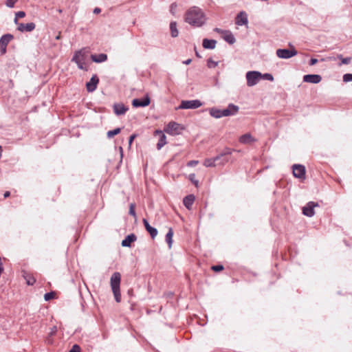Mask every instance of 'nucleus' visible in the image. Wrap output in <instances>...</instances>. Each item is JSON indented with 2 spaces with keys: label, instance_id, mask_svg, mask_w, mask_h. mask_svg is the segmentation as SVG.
Returning a JSON list of instances; mask_svg holds the SVG:
<instances>
[{
  "label": "nucleus",
  "instance_id": "nucleus-11",
  "mask_svg": "<svg viewBox=\"0 0 352 352\" xmlns=\"http://www.w3.org/2000/svg\"><path fill=\"white\" fill-rule=\"evenodd\" d=\"M14 36L11 34L3 35L0 38V51L2 54L6 52L8 44L13 39Z\"/></svg>",
  "mask_w": 352,
  "mask_h": 352
},
{
  "label": "nucleus",
  "instance_id": "nucleus-30",
  "mask_svg": "<svg viewBox=\"0 0 352 352\" xmlns=\"http://www.w3.org/2000/svg\"><path fill=\"white\" fill-rule=\"evenodd\" d=\"M204 165L206 167H214L217 166L214 157L206 158L204 162Z\"/></svg>",
  "mask_w": 352,
  "mask_h": 352
},
{
  "label": "nucleus",
  "instance_id": "nucleus-35",
  "mask_svg": "<svg viewBox=\"0 0 352 352\" xmlns=\"http://www.w3.org/2000/svg\"><path fill=\"white\" fill-rule=\"evenodd\" d=\"M25 16V12H23V11H19V12H16V14H15V18H14V23L15 24H18V23H19V22H18V19H19V18H23V17H24Z\"/></svg>",
  "mask_w": 352,
  "mask_h": 352
},
{
  "label": "nucleus",
  "instance_id": "nucleus-27",
  "mask_svg": "<svg viewBox=\"0 0 352 352\" xmlns=\"http://www.w3.org/2000/svg\"><path fill=\"white\" fill-rule=\"evenodd\" d=\"M226 108L228 111L230 116L236 115L239 111V106L234 104L232 103H230Z\"/></svg>",
  "mask_w": 352,
  "mask_h": 352
},
{
  "label": "nucleus",
  "instance_id": "nucleus-9",
  "mask_svg": "<svg viewBox=\"0 0 352 352\" xmlns=\"http://www.w3.org/2000/svg\"><path fill=\"white\" fill-rule=\"evenodd\" d=\"M175 161L172 159L167 162L163 167V170L167 177H170L173 180L175 179Z\"/></svg>",
  "mask_w": 352,
  "mask_h": 352
},
{
  "label": "nucleus",
  "instance_id": "nucleus-25",
  "mask_svg": "<svg viewBox=\"0 0 352 352\" xmlns=\"http://www.w3.org/2000/svg\"><path fill=\"white\" fill-rule=\"evenodd\" d=\"M217 41L213 39L204 38L203 40V47L205 49L213 50L215 48Z\"/></svg>",
  "mask_w": 352,
  "mask_h": 352
},
{
  "label": "nucleus",
  "instance_id": "nucleus-39",
  "mask_svg": "<svg viewBox=\"0 0 352 352\" xmlns=\"http://www.w3.org/2000/svg\"><path fill=\"white\" fill-rule=\"evenodd\" d=\"M261 79L267 80L269 81H273L274 77L271 74L265 73V74H261Z\"/></svg>",
  "mask_w": 352,
  "mask_h": 352
},
{
  "label": "nucleus",
  "instance_id": "nucleus-47",
  "mask_svg": "<svg viewBox=\"0 0 352 352\" xmlns=\"http://www.w3.org/2000/svg\"><path fill=\"white\" fill-rule=\"evenodd\" d=\"M136 137V135L135 134H133L131 135L129 138V145H131L133 141V140Z\"/></svg>",
  "mask_w": 352,
  "mask_h": 352
},
{
  "label": "nucleus",
  "instance_id": "nucleus-17",
  "mask_svg": "<svg viewBox=\"0 0 352 352\" xmlns=\"http://www.w3.org/2000/svg\"><path fill=\"white\" fill-rule=\"evenodd\" d=\"M113 108L114 113L117 116L124 115L129 110V107L122 103H116Z\"/></svg>",
  "mask_w": 352,
  "mask_h": 352
},
{
  "label": "nucleus",
  "instance_id": "nucleus-15",
  "mask_svg": "<svg viewBox=\"0 0 352 352\" xmlns=\"http://www.w3.org/2000/svg\"><path fill=\"white\" fill-rule=\"evenodd\" d=\"M296 54L295 50H289L287 49H279L276 51V55L280 58H289Z\"/></svg>",
  "mask_w": 352,
  "mask_h": 352
},
{
  "label": "nucleus",
  "instance_id": "nucleus-22",
  "mask_svg": "<svg viewBox=\"0 0 352 352\" xmlns=\"http://www.w3.org/2000/svg\"><path fill=\"white\" fill-rule=\"evenodd\" d=\"M195 197L194 195H192V194L188 195L187 196H186L184 198L183 204L187 209L190 210L195 201Z\"/></svg>",
  "mask_w": 352,
  "mask_h": 352
},
{
  "label": "nucleus",
  "instance_id": "nucleus-26",
  "mask_svg": "<svg viewBox=\"0 0 352 352\" xmlns=\"http://www.w3.org/2000/svg\"><path fill=\"white\" fill-rule=\"evenodd\" d=\"M173 234H174L173 230L171 228H170L168 232L166 233V237H165V241L167 243L169 249H171L172 245H173Z\"/></svg>",
  "mask_w": 352,
  "mask_h": 352
},
{
  "label": "nucleus",
  "instance_id": "nucleus-10",
  "mask_svg": "<svg viewBox=\"0 0 352 352\" xmlns=\"http://www.w3.org/2000/svg\"><path fill=\"white\" fill-rule=\"evenodd\" d=\"M292 172L294 177L298 179L305 178V167L301 164H294L292 166Z\"/></svg>",
  "mask_w": 352,
  "mask_h": 352
},
{
  "label": "nucleus",
  "instance_id": "nucleus-4",
  "mask_svg": "<svg viewBox=\"0 0 352 352\" xmlns=\"http://www.w3.org/2000/svg\"><path fill=\"white\" fill-rule=\"evenodd\" d=\"M247 85L253 87L261 80V73L258 71H249L245 75Z\"/></svg>",
  "mask_w": 352,
  "mask_h": 352
},
{
  "label": "nucleus",
  "instance_id": "nucleus-2",
  "mask_svg": "<svg viewBox=\"0 0 352 352\" xmlns=\"http://www.w3.org/2000/svg\"><path fill=\"white\" fill-rule=\"evenodd\" d=\"M351 58H342V56H338L337 57H327V58H311L309 59L308 64L314 65L318 63H325L328 65H349L351 63Z\"/></svg>",
  "mask_w": 352,
  "mask_h": 352
},
{
  "label": "nucleus",
  "instance_id": "nucleus-13",
  "mask_svg": "<svg viewBox=\"0 0 352 352\" xmlns=\"http://www.w3.org/2000/svg\"><path fill=\"white\" fill-rule=\"evenodd\" d=\"M99 83V78L96 74H94L89 81L86 82V89L88 92L94 91Z\"/></svg>",
  "mask_w": 352,
  "mask_h": 352
},
{
  "label": "nucleus",
  "instance_id": "nucleus-38",
  "mask_svg": "<svg viewBox=\"0 0 352 352\" xmlns=\"http://www.w3.org/2000/svg\"><path fill=\"white\" fill-rule=\"evenodd\" d=\"M135 204L131 203L130 204L129 214L130 215L133 216V217L136 218V212H135Z\"/></svg>",
  "mask_w": 352,
  "mask_h": 352
},
{
  "label": "nucleus",
  "instance_id": "nucleus-3",
  "mask_svg": "<svg viewBox=\"0 0 352 352\" xmlns=\"http://www.w3.org/2000/svg\"><path fill=\"white\" fill-rule=\"evenodd\" d=\"M120 280L121 274H120V272H116L111 275L110 279L111 287L115 300L117 302H120L121 301Z\"/></svg>",
  "mask_w": 352,
  "mask_h": 352
},
{
  "label": "nucleus",
  "instance_id": "nucleus-49",
  "mask_svg": "<svg viewBox=\"0 0 352 352\" xmlns=\"http://www.w3.org/2000/svg\"><path fill=\"white\" fill-rule=\"evenodd\" d=\"M214 31L219 34H220L221 36H222V32H226L227 30H223L221 29H219V28H215L214 29Z\"/></svg>",
  "mask_w": 352,
  "mask_h": 352
},
{
  "label": "nucleus",
  "instance_id": "nucleus-29",
  "mask_svg": "<svg viewBox=\"0 0 352 352\" xmlns=\"http://www.w3.org/2000/svg\"><path fill=\"white\" fill-rule=\"evenodd\" d=\"M253 141V138L250 133H245L239 138V142L242 144H248Z\"/></svg>",
  "mask_w": 352,
  "mask_h": 352
},
{
  "label": "nucleus",
  "instance_id": "nucleus-5",
  "mask_svg": "<svg viewBox=\"0 0 352 352\" xmlns=\"http://www.w3.org/2000/svg\"><path fill=\"white\" fill-rule=\"evenodd\" d=\"M202 106V102L199 100H182L177 109H195Z\"/></svg>",
  "mask_w": 352,
  "mask_h": 352
},
{
  "label": "nucleus",
  "instance_id": "nucleus-41",
  "mask_svg": "<svg viewBox=\"0 0 352 352\" xmlns=\"http://www.w3.org/2000/svg\"><path fill=\"white\" fill-rule=\"evenodd\" d=\"M19 0H6V5L7 7L8 8H12L14 7V5L15 3L18 1Z\"/></svg>",
  "mask_w": 352,
  "mask_h": 352
},
{
  "label": "nucleus",
  "instance_id": "nucleus-20",
  "mask_svg": "<svg viewBox=\"0 0 352 352\" xmlns=\"http://www.w3.org/2000/svg\"><path fill=\"white\" fill-rule=\"evenodd\" d=\"M248 23V15L245 12H239L236 17V23L238 25H247Z\"/></svg>",
  "mask_w": 352,
  "mask_h": 352
},
{
  "label": "nucleus",
  "instance_id": "nucleus-33",
  "mask_svg": "<svg viewBox=\"0 0 352 352\" xmlns=\"http://www.w3.org/2000/svg\"><path fill=\"white\" fill-rule=\"evenodd\" d=\"M146 230L149 233V234L152 239H154L157 235V233H158L157 230L153 226H151Z\"/></svg>",
  "mask_w": 352,
  "mask_h": 352
},
{
  "label": "nucleus",
  "instance_id": "nucleus-14",
  "mask_svg": "<svg viewBox=\"0 0 352 352\" xmlns=\"http://www.w3.org/2000/svg\"><path fill=\"white\" fill-rule=\"evenodd\" d=\"M154 135L155 137H158L159 138L156 147L157 150H160L166 144V135L161 130H155L154 132Z\"/></svg>",
  "mask_w": 352,
  "mask_h": 352
},
{
  "label": "nucleus",
  "instance_id": "nucleus-31",
  "mask_svg": "<svg viewBox=\"0 0 352 352\" xmlns=\"http://www.w3.org/2000/svg\"><path fill=\"white\" fill-rule=\"evenodd\" d=\"M23 277L26 280V283L28 285H33L36 282V279L33 276L28 274L25 272H23Z\"/></svg>",
  "mask_w": 352,
  "mask_h": 352
},
{
  "label": "nucleus",
  "instance_id": "nucleus-54",
  "mask_svg": "<svg viewBox=\"0 0 352 352\" xmlns=\"http://www.w3.org/2000/svg\"><path fill=\"white\" fill-rule=\"evenodd\" d=\"M79 68H80V69H84V70H85V71H87V67H79Z\"/></svg>",
  "mask_w": 352,
  "mask_h": 352
},
{
  "label": "nucleus",
  "instance_id": "nucleus-42",
  "mask_svg": "<svg viewBox=\"0 0 352 352\" xmlns=\"http://www.w3.org/2000/svg\"><path fill=\"white\" fill-rule=\"evenodd\" d=\"M343 81L344 82H349L352 81V74H345L343 76Z\"/></svg>",
  "mask_w": 352,
  "mask_h": 352
},
{
  "label": "nucleus",
  "instance_id": "nucleus-12",
  "mask_svg": "<svg viewBox=\"0 0 352 352\" xmlns=\"http://www.w3.org/2000/svg\"><path fill=\"white\" fill-rule=\"evenodd\" d=\"M318 206V204L314 201H309L306 206L302 208V214L308 217H311L315 214L314 208Z\"/></svg>",
  "mask_w": 352,
  "mask_h": 352
},
{
  "label": "nucleus",
  "instance_id": "nucleus-55",
  "mask_svg": "<svg viewBox=\"0 0 352 352\" xmlns=\"http://www.w3.org/2000/svg\"><path fill=\"white\" fill-rule=\"evenodd\" d=\"M58 13H62L63 10L61 9L58 10Z\"/></svg>",
  "mask_w": 352,
  "mask_h": 352
},
{
  "label": "nucleus",
  "instance_id": "nucleus-24",
  "mask_svg": "<svg viewBox=\"0 0 352 352\" xmlns=\"http://www.w3.org/2000/svg\"><path fill=\"white\" fill-rule=\"evenodd\" d=\"M164 131L170 135L176 134V122H170L165 127Z\"/></svg>",
  "mask_w": 352,
  "mask_h": 352
},
{
  "label": "nucleus",
  "instance_id": "nucleus-46",
  "mask_svg": "<svg viewBox=\"0 0 352 352\" xmlns=\"http://www.w3.org/2000/svg\"><path fill=\"white\" fill-rule=\"evenodd\" d=\"M142 221L146 230L151 226L146 219H143Z\"/></svg>",
  "mask_w": 352,
  "mask_h": 352
},
{
  "label": "nucleus",
  "instance_id": "nucleus-50",
  "mask_svg": "<svg viewBox=\"0 0 352 352\" xmlns=\"http://www.w3.org/2000/svg\"><path fill=\"white\" fill-rule=\"evenodd\" d=\"M101 12V9L99 8H95L94 10V14H99Z\"/></svg>",
  "mask_w": 352,
  "mask_h": 352
},
{
  "label": "nucleus",
  "instance_id": "nucleus-34",
  "mask_svg": "<svg viewBox=\"0 0 352 352\" xmlns=\"http://www.w3.org/2000/svg\"><path fill=\"white\" fill-rule=\"evenodd\" d=\"M56 296V293L54 292H47L44 295V299L46 301L54 299Z\"/></svg>",
  "mask_w": 352,
  "mask_h": 352
},
{
  "label": "nucleus",
  "instance_id": "nucleus-36",
  "mask_svg": "<svg viewBox=\"0 0 352 352\" xmlns=\"http://www.w3.org/2000/svg\"><path fill=\"white\" fill-rule=\"evenodd\" d=\"M188 179L196 186H198L199 181L196 179L195 173H191L188 175Z\"/></svg>",
  "mask_w": 352,
  "mask_h": 352
},
{
  "label": "nucleus",
  "instance_id": "nucleus-21",
  "mask_svg": "<svg viewBox=\"0 0 352 352\" xmlns=\"http://www.w3.org/2000/svg\"><path fill=\"white\" fill-rule=\"evenodd\" d=\"M90 58L91 60L96 63H101L107 60V55L106 54H91Z\"/></svg>",
  "mask_w": 352,
  "mask_h": 352
},
{
  "label": "nucleus",
  "instance_id": "nucleus-8",
  "mask_svg": "<svg viewBox=\"0 0 352 352\" xmlns=\"http://www.w3.org/2000/svg\"><path fill=\"white\" fill-rule=\"evenodd\" d=\"M150 102V97L148 94H146L143 98L133 99L132 106L135 108L145 107L148 106Z\"/></svg>",
  "mask_w": 352,
  "mask_h": 352
},
{
  "label": "nucleus",
  "instance_id": "nucleus-53",
  "mask_svg": "<svg viewBox=\"0 0 352 352\" xmlns=\"http://www.w3.org/2000/svg\"><path fill=\"white\" fill-rule=\"evenodd\" d=\"M177 130H178L179 129H183V127H182L179 124H178V123H177Z\"/></svg>",
  "mask_w": 352,
  "mask_h": 352
},
{
  "label": "nucleus",
  "instance_id": "nucleus-44",
  "mask_svg": "<svg viewBox=\"0 0 352 352\" xmlns=\"http://www.w3.org/2000/svg\"><path fill=\"white\" fill-rule=\"evenodd\" d=\"M221 118L222 117H228V116H230L227 108L223 109H221Z\"/></svg>",
  "mask_w": 352,
  "mask_h": 352
},
{
  "label": "nucleus",
  "instance_id": "nucleus-43",
  "mask_svg": "<svg viewBox=\"0 0 352 352\" xmlns=\"http://www.w3.org/2000/svg\"><path fill=\"white\" fill-rule=\"evenodd\" d=\"M68 352H80V347L78 344H74Z\"/></svg>",
  "mask_w": 352,
  "mask_h": 352
},
{
  "label": "nucleus",
  "instance_id": "nucleus-28",
  "mask_svg": "<svg viewBox=\"0 0 352 352\" xmlns=\"http://www.w3.org/2000/svg\"><path fill=\"white\" fill-rule=\"evenodd\" d=\"M210 115L214 118H221V109H219L216 107H212L208 109Z\"/></svg>",
  "mask_w": 352,
  "mask_h": 352
},
{
  "label": "nucleus",
  "instance_id": "nucleus-51",
  "mask_svg": "<svg viewBox=\"0 0 352 352\" xmlns=\"http://www.w3.org/2000/svg\"><path fill=\"white\" fill-rule=\"evenodd\" d=\"M10 192L9 191H6L3 194L4 198H7V197H10Z\"/></svg>",
  "mask_w": 352,
  "mask_h": 352
},
{
  "label": "nucleus",
  "instance_id": "nucleus-52",
  "mask_svg": "<svg viewBox=\"0 0 352 352\" xmlns=\"http://www.w3.org/2000/svg\"><path fill=\"white\" fill-rule=\"evenodd\" d=\"M190 62H191L190 59H187L186 60L184 61L183 63L186 64V65H188V64H190Z\"/></svg>",
  "mask_w": 352,
  "mask_h": 352
},
{
  "label": "nucleus",
  "instance_id": "nucleus-40",
  "mask_svg": "<svg viewBox=\"0 0 352 352\" xmlns=\"http://www.w3.org/2000/svg\"><path fill=\"white\" fill-rule=\"evenodd\" d=\"M223 269H224L223 265H220V264L212 265L211 267V270L215 272H219L222 271Z\"/></svg>",
  "mask_w": 352,
  "mask_h": 352
},
{
  "label": "nucleus",
  "instance_id": "nucleus-32",
  "mask_svg": "<svg viewBox=\"0 0 352 352\" xmlns=\"http://www.w3.org/2000/svg\"><path fill=\"white\" fill-rule=\"evenodd\" d=\"M121 131V129L120 128H116L113 130H110L107 132V137L109 138H113V136L119 134Z\"/></svg>",
  "mask_w": 352,
  "mask_h": 352
},
{
  "label": "nucleus",
  "instance_id": "nucleus-18",
  "mask_svg": "<svg viewBox=\"0 0 352 352\" xmlns=\"http://www.w3.org/2000/svg\"><path fill=\"white\" fill-rule=\"evenodd\" d=\"M322 80V77L318 74H306L303 76V81L313 84L319 83Z\"/></svg>",
  "mask_w": 352,
  "mask_h": 352
},
{
  "label": "nucleus",
  "instance_id": "nucleus-45",
  "mask_svg": "<svg viewBox=\"0 0 352 352\" xmlns=\"http://www.w3.org/2000/svg\"><path fill=\"white\" fill-rule=\"evenodd\" d=\"M198 162H199L197 160H191L188 162L187 165L188 166H195L198 164Z\"/></svg>",
  "mask_w": 352,
  "mask_h": 352
},
{
  "label": "nucleus",
  "instance_id": "nucleus-37",
  "mask_svg": "<svg viewBox=\"0 0 352 352\" xmlns=\"http://www.w3.org/2000/svg\"><path fill=\"white\" fill-rule=\"evenodd\" d=\"M170 29L173 37H176V22L172 21L170 24Z\"/></svg>",
  "mask_w": 352,
  "mask_h": 352
},
{
  "label": "nucleus",
  "instance_id": "nucleus-7",
  "mask_svg": "<svg viewBox=\"0 0 352 352\" xmlns=\"http://www.w3.org/2000/svg\"><path fill=\"white\" fill-rule=\"evenodd\" d=\"M87 56V51L82 49L75 53L72 58V61H74L78 66H82L86 63Z\"/></svg>",
  "mask_w": 352,
  "mask_h": 352
},
{
  "label": "nucleus",
  "instance_id": "nucleus-19",
  "mask_svg": "<svg viewBox=\"0 0 352 352\" xmlns=\"http://www.w3.org/2000/svg\"><path fill=\"white\" fill-rule=\"evenodd\" d=\"M137 240V236L135 234L131 233L128 234L121 243L122 247L130 248L131 246V243L135 242Z\"/></svg>",
  "mask_w": 352,
  "mask_h": 352
},
{
  "label": "nucleus",
  "instance_id": "nucleus-48",
  "mask_svg": "<svg viewBox=\"0 0 352 352\" xmlns=\"http://www.w3.org/2000/svg\"><path fill=\"white\" fill-rule=\"evenodd\" d=\"M175 3H172L171 6H170V12L173 14H175Z\"/></svg>",
  "mask_w": 352,
  "mask_h": 352
},
{
  "label": "nucleus",
  "instance_id": "nucleus-6",
  "mask_svg": "<svg viewBox=\"0 0 352 352\" xmlns=\"http://www.w3.org/2000/svg\"><path fill=\"white\" fill-rule=\"evenodd\" d=\"M232 150L230 148H225L223 151L217 156L214 157L217 165H223L230 160V155L232 154Z\"/></svg>",
  "mask_w": 352,
  "mask_h": 352
},
{
  "label": "nucleus",
  "instance_id": "nucleus-16",
  "mask_svg": "<svg viewBox=\"0 0 352 352\" xmlns=\"http://www.w3.org/2000/svg\"><path fill=\"white\" fill-rule=\"evenodd\" d=\"M18 26H17V30L21 32H30L32 31H33L35 28H36V25L33 22H31V23H18L17 24Z\"/></svg>",
  "mask_w": 352,
  "mask_h": 352
},
{
  "label": "nucleus",
  "instance_id": "nucleus-23",
  "mask_svg": "<svg viewBox=\"0 0 352 352\" xmlns=\"http://www.w3.org/2000/svg\"><path fill=\"white\" fill-rule=\"evenodd\" d=\"M221 37L229 44H233L235 43V38L230 31L227 30L226 32H222Z\"/></svg>",
  "mask_w": 352,
  "mask_h": 352
},
{
  "label": "nucleus",
  "instance_id": "nucleus-1",
  "mask_svg": "<svg viewBox=\"0 0 352 352\" xmlns=\"http://www.w3.org/2000/svg\"><path fill=\"white\" fill-rule=\"evenodd\" d=\"M184 20L190 25L199 28L205 24L206 16L201 8L193 6L186 11Z\"/></svg>",
  "mask_w": 352,
  "mask_h": 352
}]
</instances>
